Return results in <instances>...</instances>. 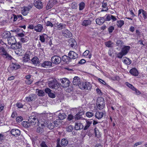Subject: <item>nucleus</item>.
Segmentation results:
<instances>
[{"label":"nucleus","mask_w":147,"mask_h":147,"mask_svg":"<svg viewBox=\"0 0 147 147\" xmlns=\"http://www.w3.org/2000/svg\"><path fill=\"white\" fill-rule=\"evenodd\" d=\"M7 41L8 44L11 45L16 43V40L14 36H10L7 38Z\"/></svg>","instance_id":"nucleus-17"},{"label":"nucleus","mask_w":147,"mask_h":147,"mask_svg":"<svg viewBox=\"0 0 147 147\" xmlns=\"http://www.w3.org/2000/svg\"><path fill=\"white\" fill-rule=\"evenodd\" d=\"M126 85L129 88H130L131 89L133 90L134 89L135 90V88L133 86H132L131 84H129V83H128V82H126Z\"/></svg>","instance_id":"nucleus-59"},{"label":"nucleus","mask_w":147,"mask_h":147,"mask_svg":"<svg viewBox=\"0 0 147 147\" xmlns=\"http://www.w3.org/2000/svg\"><path fill=\"white\" fill-rule=\"evenodd\" d=\"M61 80V83L62 84V86L63 88L67 87L69 86L70 82L67 79L63 78Z\"/></svg>","instance_id":"nucleus-7"},{"label":"nucleus","mask_w":147,"mask_h":147,"mask_svg":"<svg viewBox=\"0 0 147 147\" xmlns=\"http://www.w3.org/2000/svg\"><path fill=\"white\" fill-rule=\"evenodd\" d=\"M36 92H37V95L38 96H42L45 95V92L42 90L37 89Z\"/></svg>","instance_id":"nucleus-38"},{"label":"nucleus","mask_w":147,"mask_h":147,"mask_svg":"<svg viewBox=\"0 0 147 147\" xmlns=\"http://www.w3.org/2000/svg\"><path fill=\"white\" fill-rule=\"evenodd\" d=\"M124 24V21L122 20H120L117 21V25L118 27L121 28Z\"/></svg>","instance_id":"nucleus-41"},{"label":"nucleus","mask_w":147,"mask_h":147,"mask_svg":"<svg viewBox=\"0 0 147 147\" xmlns=\"http://www.w3.org/2000/svg\"><path fill=\"white\" fill-rule=\"evenodd\" d=\"M42 67L48 68L52 66V63L51 62L49 61H45L41 63Z\"/></svg>","instance_id":"nucleus-9"},{"label":"nucleus","mask_w":147,"mask_h":147,"mask_svg":"<svg viewBox=\"0 0 147 147\" xmlns=\"http://www.w3.org/2000/svg\"><path fill=\"white\" fill-rule=\"evenodd\" d=\"M68 55L71 59V61L72 59H75L78 57V54L73 51H70L68 54Z\"/></svg>","instance_id":"nucleus-8"},{"label":"nucleus","mask_w":147,"mask_h":147,"mask_svg":"<svg viewBox=\"0 0 147 147\" xmlns=\"http://www.w3.org/2000/svg\"><path fill=\"white\" fill-rule=\"evenodd\" d=\"M45 91L46 93L48 95L51 92V90L49 88H46L45 89Z\"/></svg>","instance_id":"nucleus-64"},{"label":"nucleus","mask_w":147,"mask_h":147,"mask_svg":"<svg viewBox=\"0 0 147 147\" xmlns=\"http://www.w3.org/2000/svg\"><path fill=\"white\" fill-rule=\"evenodd\" d=\"M62 34L63 36L66 38H69L71 37L72 34L67 29H65L62 31Z\"/></svg>","instance_id":"nucleus-6"},{"label":"nucleus","mask_w":147,"mask_h":147,"mask_svg":"<svg viewBox=\"0 0 147 147\" xmlns=\"http://www.w3.org/2000/svg\"><path fill=\"white\" fill-rule=\"evenodd\" d=\"M124 55H125L121 51L117 54V57L119 59H121L123 57Z\"/></svg>","instance_id":"nucleus-53"},{"label":"nucleus","mask_w":147,"mask_h":147,"mask_svg":"<svg viewBox=\"0 0 147 147\" xmlns=\"http://www.w3.org/2000/svg\"><path fill=\"white\" fill-rule=\"evenodd\" d=\"M80 83V78L77 76H75L73 78V83L74 85L79 86Z\"/></svg>","instance_id":"nucleus-21"},{"label":"nucleus","mask_w":147,"mask_h":147,"mask_svg":"<svg viewBox=\"0 0 147 147\" xmlns=\"http://www.w3.org/2000/svg\"><path fill=\"white\" fill-rule=\"evenodd\" d=\"M107 0H104L102 3V7L103 8H105V9H102L101 11H106L108 10V8L107 7Z\"/></svg>","instance_id":"nucleus-27"},{"label":"nucleus","mask_w":147,"mask_h":147,"mask_svg":"<svg viewBox=\"0 0 147 147\" xmlns=\"http://www.w3.org/2000/svg\"><path fill=\"white\" fill-rule=\"evenodd\" d=\"M29 38L27 36H25L24 38H21L20 39V40L23 43L26 42L28 41Z\"/></svg>","instance_id":"nucleus-50"},{"label":"nucleus","mask_w":147,"mask_h":147,"mask_svg":"<svg viewBox=\"0 0 147 147\" xmlns=\"http://www.w3.org/2000/svg\"><path fill=\"white\" fill-rule=\"evenodd\" d=\"M96 105L97 107L99 109H102L104 108L105 105L104 98L102 97L98 98L97 99Z\"/></svg>","instance_id":"nucleus-3"},{"label":"nucleus","mask_w":147,"mask_h":147,"mask_svg":"<svg viewBox=\"0 0 147 147\" xmlns=\"http://www.w3.org/2000/svg\"><path fill=\"white\" fill-rule=\"evenodd\" d=\"M85 4L83 2H81L79 5V8L80 10H82L85 7Z\"/></svg>","instance_id":"nucleus-46"},{"label":"nucleus","mask_w":147,"mask_h":147,"mask_svg":"<svg viewBox=\"0 0 147 147\" xmlns=\"http://www.w3.org/2000/svg\"><path fill=\"white\" fill-rule=\"evenodd\" d=\"M78 86L81 89L83 90L90 89V84L89 82H80Z\"/></svg>","instance_id":"nucleus-4"},{"label":"nucleus","mask_w":147,"mask_h":147,"mask_svg":"<svg viewBox=\"0 0 147 147\" xmlns=\"http://www.w3.org/2000/svg\"><path fill=\"white\" fill-rule=\"evenodd\" d=\"M111 15H106L105 17V21H110L111 20Z\"/></svg>","instance_id":"nucleus-52"},{"label":"nucleus","mask_w":147,"mask_h":147,"mask_svg":"<svg viewBox=\"0 0 147 147\" xmlns=\"http://www.w3.org/2000/svg\"><path fill=\"white\" fill-rule=\"evenodd\" d=\"M68 144L67 140L65 138H63L61 140V145L64 146H66Z\"/></svg>","instance_id":"nucleus-35"},{"label":"nucleus","mask_w":147,"mask_h":147,"mask_svg":"<svg viewBox=\"0 0 147 147\" xmlns=\"http://www.w3.org/2000/svg\"><path fill=\"white\" fill-rule=\"evenodd\" d=\"M23 58L24 62H27L30 60V55L26 53Z\"/></svg>","instance_id":"nucleus-33"},{"label":"nucleus","mask_w":147,"mask_h":147,"mask_svg":"<svg viewBox=\"0 0 147 147\" xmlns=\"http://www.w3.org/2000/svg\"><path fill=\"white\" fill-rule=\"evenodd\" d=\"M16 49H19L21 48L22 47L21 44L20 42H18V43H16Z\"/></svg>","instance_id":"nucleus-62"},{"label":"nucleus","mask_w":147,"mask_h":147,"mask_svg":"<svg viewBox=\"0 0 147 147\" xmlns=\"http://www.w3.org/2000/svg\"><path fill=\"white\" fill-rule=\"evenodd\" d=\"M55 126V125H54L53 123L51 122H48L47 123V127L50 129H53Z\"/></svg>","instance_id":"nucleus-43"},{"label":"nucleus","mask_w":147,"mask_h":147,"mask_svg":"<svg viewBox=\"0 0 147 147\" xmlns=\"http://www.w3.org/2000/svg\"><path fill=\"white\" fill-rule=\"evenodd\" d=\"M29 11L28 10V8L26 7H24L23 10H22V13L24 16H26L28 13H29Z\"/></svg>","instance_id":"nucleus-32"},{"label":"nucleus","mask_w":147,"mask_h":147,"mask_svg":"<svg viewBox=\"0 0 147 147\" xmlns=\"http://www.w3.org/2000/svg\"><path fill=\"white\" fill-rule=\"evenodd\" d=\"M116 44L117 46L121 47L124 44V42L120 40H118L116 41Z\"/></svg>","instance_id":"nucleus-44"},{"label":"nucleus","mask_w":147,"mask_h":147,"mask_svg":"<svg viewBox=\"0 0 147 147\" xmlns=\"http://www.w3.org/2000/svg\"><path fill=\"white\" fill-rule=\"evenodd\" d=\"M61 61V58L58 55H54L51 58V61L52 62L56 65L59 64Z\"/></svg>","instance_id":"nucleus-5"},{"label":"nucleus","mask_w":147,"mask_h":147,"mask_svg":"<svg viewBox=\"0 0 147 147\" xmlns=\"http://www.w3.org/2000/svg\"><path fill=\"white\" fill-rule=\"evenodd\" d=\"M28 120L32 125L38 126L39 124V121L37 117L31 116L29 117Z\"/></svg>","instance_id":"nucleus-2"},{"label":"nucleus","mask_w":147,"mask_h":147,"mask_svg":"<svg viewBox=\"0 0 147 147\" xmlns=\"http://www.w3.org/2000/svg\"><path fill=\"white\" fill-rule=\"evenodd\" d=\"M5 139V137L3 134H0V141L3 142Z\"/></svg>","instance_id":"nucleus-61"},{"label":"nucleus","mask_w":147,"mask_h":147,"mask_svg":"<svg viewBox=\"0 0 147 147\" xmlns=\"http://www.w3.org/2000/svg\"><path fill=\"white\" fill-rule=\"evenodd\" d=\"M35 95L34 94H31L29 96L26 97V100L28 102H30L33 101L34 100V96Z\"/></svg>","instance_id":"nucleus-30"},{"label":"nucleus","mask_w":147,"mask_h":147,"mask_svg":"<svg viewBox=\"0 0 147 147\" xmlns=\"http://www.w3.org/2000/svg\"><path fill=\"white\" fill-rule=\"evenodd\" d=\"M69 45L73 48L74 47V46H75L74 48L77 44L76 42L73 38H71L70 39H69Z\"/></svg>","instance_id":"nucleus-28"},{"label":"nucleus","mask_w":147,"mask_h":147,"mask_svg":"<svg viewBox=\"0 0 147 147\" xmlns=\"http://www.w3.org/2000/svg\"><path fill=\"white\" fill-rule=\"evenodd\" d=\"M2 56L4 58L9 60H11L13 58L12 57L8 54L7 52L3 54Z\"/></svg>","instance_id":"nucleus-34"},{"label":"nucleus","mask_w":147,"mask_h":147,"mask_svg":"<svg viewBox=\"0 0 147 147\" xmlns=\"http://www.w3.org/2000/svg\"><path fill=\"white\" fill-rule=\"evenodd\" d=\"M43 29L42 25L40 24H38L34 26V30L37 32H41Z\"/></svg>","instance_id":"nucleus-23"},{"label":"nucleus","mask_w":147,"mask_h":147,"mask_svg":"<svg viewBox=\"0 0 147 147\" xmlns=\"http://www.w3.org/2000/svg\"><path fill=\"white\" fill-rule=\"evenodd\" d=\"M92 123V120H90L89 121H86V125L85 126L84 129L86 130L88 129V127L90 126L91 125Z\"/></svg>","instance_id":"nucleus-31"},{"label":"nucleus","mask_w":147,"mask_h":147,"mask_svg":"<svg viewBox=\"0 0 147 147\" xmlns=\"http://www.w3.org/2000/svg\"><path fill=\"white\" fill-rule=\"evenodd\" d=\"M141 13H142L143 17L144 19L147 18V13L146 11L142 9H140L138 11V16H139Z\"/></svg>","instance_id":"nucleus-26"},{"label":"nucleus","mask_w":147,"mask_h":147,"mask_svg":"<svg viewBox=\"0 0 147 147\" xmlns=\"http://www.w3.org/2000/svg\"><path fill=\"white\" fill-rule=\"evenodd\" d=\"M84 112L82 109H80V110H79V111L78 112V113L79 114L80 116L81 117H82V115H84Z\"/></svg>","instance_id":"nucleus-58"},{"label":"nucleus","mask_w":147,"mask_h":147,"mask_svg":"<svg viewBox=\"0 0 147 147\" xmlns=\"http://www.w3.org/2000/svg\"><path fill=\"white\" fill-rule=\"evenodd\" d=\"M47 36L45 34H44L43 35L40 36V40L42 42H45V39L47 38Z\"/></svg>","instance_id":"nucleus-40"},{"label":"nucleus","mask_w":147,"mask_h":147,"mask_svg":"<svg viewBox=\"0 0 147 147\" xmlns=\"http://www.w3.org/2000/svg\"><path fill=\"white\" fill-rule=\"evenodd\" d=\"M113 42H112L111 41H108L105 42V45L107 47H112L113 46Z\"/></svg>","instance_id":"nucleus-45"},{"label":"nucleus","mask_w":147,"mask_h":147,"mask_svg":"<svg viewBox=\"0 0 147 147\" xmlns=\"http://www.w3.org/2000/svg\"><path fill=\"white\" fill-rule=\"evenodd\" d=\"M92 21L90 19L84 20L81 23V25L83 26L86 27L90 26L91 24Z\"/></svg>","instance_id":"nucleus-19"},{"label":"nucleus","mask_w":147,"mask_h":147,"mask_svg":"<svg viewBox=\"0 0 147 147\" xmlns=\"http://www.w3.org/2000/svg\"><path fill=\"white\" fill-rule=\"evenodd\" d=\"M78 113L74 116V119L75 120H78L83 119V117H81Z\"/></svg>","instance_id":"nucleus-49"},{"label":"nucleus","mask_w":147,"mask_h":147,"mask_svg":"<svg viewBox=\"0 0 147 147\" xmlns=\"http://www.w3.org/2000/svg\"><path fill=\"white\" fill-rule=\"evenodd\" d=\"M20 67V66L19 64L17 63H13L10 66V67L9 68H10L11 70L13 71L19 69Z\"/></svg>","instance_id":"nucleus-12"},{"label":"nucleus","mask_w":147,"mask_h":147,"mask_svg":"<svg viewBox=\"0 0 147 147\" xmlns=\"http://www.w3.org/2000/svg\"><path fill=\"white\" fill-rule=\"evenodd\" d=\"M125 59H124L123 61V63L127 65H129L131 64V61L130 59L128 58L125 57Z\"/></svg>","instance_id":"nucleus-37"},{"label":"nucleus","mask_w":147,"mask_h":147,"mask_svg":"<svg viewBox=\"0 0 147 147\" xmlns=\"http://www.w3.org/2000/svg\"><path fill=\"white\" fill-rule=\"evenodd\" d=\"M33 4L34 5L37 9H40L43 8V5L41 1H34Z\"/></svg>","instance_id":"nucleus-13"},{"label":"nucleus","mask_w":147,"mask_h":147,"mask_svg":"<svg viewBox=\"0 0 147 147\" xmlns=\"http://www.w3.org/2000/svg\"><path fill=\"white\" fill-rule=\"evenodd\" d=\"M130 47L129 46H123V47L122 48L121 51L125 55H126L129 52Z\"/></svg>","instance_id":"nucleus-16"},{"label":"nucleus","mask_w":147,"mask_h":147,"mask_svg":"<svg viewBox=\"0 0 147 147\" xmlns=\"http://www.w3.org/2000/svg\"><path fill=\"white\" fill-rule=\"evenodd\" d=\"M61 60L66 63H68L69 62L71 61V59L69 56L67 55H64L61 58Z\"/></svg>","instance_id":"nucleus-22"},{"label":"nucleus","mask_w":147,"mask_h":147,"mask_svg":"<svg viewBox=\"0 0 147 147\" xmlns=\"http://www.w3.org/2000/svg\"><path fill=\"white\" fill-rule=\"evenodd\" d=\"M74 118V116L71 114H69L68 115L67 118V120L69 121H71Z\"/></svg>","instance_id":"nucleus-56"},{"label":"nucleus","mask_w":147,"mask_h":147,"mask_svg":"<svg viewBox=\"0 0 147 147\" xmlns=\"http://www.w3.org/2000/svg\"><path fill=\"white\" fill-rule=\"evenodd\" d=\"M75 129L76 130H79L83 128V126L80 123L76 122Z\"/></svg>","instance_id":"nucleus-25"},{"label":"nucleus","mask_w":147,"mask_h":147,"mask_svg":"<svg viewBox=\"0 0 147 147\" xmlns=\"http://www.w3.org/2000/svg\"><path fill=\"white\" fill-rule=\"evenodd\" d=\"M105 16L103 17H100L97 18L96 20V23L99 25H101L105 21Z\"/></svg>","instance_id":"nucleus-15"},{"label":"nucleus","mask_w":147,"mask_h":147,"mask_svg":"<svg viewBox=\"0 0 147 147\" xmlns=\"http://www.w3.org/2000/svg\"><path fill=\"white\" fill-rule=\"evenodd\" d=\"M57 28L59 30H61L62 29L65 28V24H64L60 23L59 24H57Z\"/></svg>","instance_id":"nucleus-42"},{"label":"nucleus","mask_w":147,"mask_h":147,"mask_svg":"<svg viewBox=\"0 0 147 147\" xmlns=\"http://www.w3.org/2000/svg\"><path fill=\"white\" fill-rule=\"evenodd\" d=\"M23 120V117L21 116H18L16 118V121L18 122H20Z\"/></svg>","instance_id":"nucleus-57"},{"label":"nucleus","mask_w":147,"mask_h":147,"mask_svg":"<svg viewBox=\"0 0 147 147\" xmlns=\"http://www.w3.org/2000/svg\"><path fill=\"white\" fill-rule=\"evenodd\" d=\"M66 116V115L63 113H60L59 115L58 118L61 120L64 119L65 118Z\"/></svg>","instance_id":"nucleus-39"},{"label":"nucleus","mask_w":147,"mask_h":147,"mask_svg":"<svg viewBox=\"0 0 147 147\" xmlns=\"http://www.w3.org/2000/svg\"><path fill=\"white\" fill-rule=\"evenodd\" d=\"M11 36V33L9 31H5L2 34V37L4 38L7 39Z\"/></svg>","instance_id":"nucleus-29"},{"label":"nucleus","mask_w":147,"mask_h":147,"mask_svg":"<svg viewBox=\"0 0 147 147\" xmlns=\"http://www.w3.org/2000/svg\"><path fill=\"white\" fill-rule=\"evenodd\" d=\"M29 122V121H23L22 122V124L24 127L25 128H28L31 125Z\"/></svg>","instance_id":"nucleus-36"},{"label":"nucleus","mask_w":147,"mask_h":147,"mask_svg":"<svg viewBox=\"0 0 147 147\" xmlns=\"http://www.w3.org/2000/svg\"><path fill=\"white\" fill-rule=\"evenodd\" d=\"M7 52L5 50V49L3 47L0 48V53H1V56L3 54H4L5 53Z\"/></svg>","instance_id":"nucleus-51"},{"label":"nucleus","mask_w":147,"mask_h":147,"mask_svg":"<svg viewBox=\"0 0 147 147\" xmlns=\"http://www.w3.org/2000/svg\"><path fill=\"white\" fill-rule=\"evenodd\" d=\"M104 113H105V111H104L102 112H96L95 114V117L98 119H100L103 117Z\"/></svg>","instance_id":"nucleus-11"},{"label":"nucleus","mask_w":147,"mask_h":147,"mask_svg":"<svg viewBox=\"0 0 147 147\" xmlns=\"http://www.w3.org/2000/svg\"><path fill=\"white\" fill-rule=\"evenodd\" d=\"M129 72L131 74L135 76H138V71L135 68L131 69Z\"/></svg>","instance_id":"nucleus-24"},{"label":"nucleus","mask_w":147,"mask_h":147,"mask_svg":"<svg viewBox=\"0 0 147 147\" xmlns=\"http://www.w3.org/2000/svg\"><path fill=\"white\" fill-rule=\"evenodd\" d=\"M11 134L13 136L17 137L20 135V131L18 129H13L11 131Z\"/></svg>","instance_id":"nucleus-10"},{"label":"nucleus","mask_w":147,"mask_h":147,"mask_svg":"<svg viewBox=\"0 0 147 147\" xmlns=\"http://www.w3.org/2000/svg\"><path fill=\"white\" fill-rule=\"evenodd\" d=\"M108 31L109 33H112L114 30V27L113 26H111L108 28Z\"/></svg>","instance_id":"nucleus-55"},{"label":"nucleus","mask_w":147,"mask_h":147,"mask_svg":"<svg viewBox=\"0 0 147 147\" xmlns=\"http://www.w3.org/2000/svg\"><path fill=\"white\" fill-rule=\"evenodd\" d=\"M60 120L58 118L55 120L54 122V124L56 127H57L60 124Z\"/></svg>","instance_id":"nucleus-47"},{"label":"nucleus","mask_w":147,"mask_h":147,"mask_svg":"<svg viewBox=\"0 0 147 147\" xmlns=\"http://www.w3.org/2000/svg\"><path fill=\"white\" fill-rule=\"evenodd\" d=\"M73 127L72 125H70L67 128V131L69 132H71L73 129Z\"/></svg>","instance_id":"nucleus-63"},{"label":"nucleus","mask_w":147,"mask_h":147,"mask_svg":"<svg viewBox=\"0 0 147 147\" xmlns=\"http://www.w3.org/2000/svg\"><path fill=\"white\" fill-rule=\"evenodd\" d=\"M49 86L50 88L57 89L60 86L59 84L56 80H53L49 82Z\"/></svg>","instance_id":"nucleus-1"},{"label":"nucleus","mask_w":147,"mask_h":147,"mask_svg":"<svg viewBox=\"0 0 147 147\" xmlns=\"http://www.w3.org/2000/svg\"><path fill=\"white\" fill-rule=\"evenodd\" d=\"M32 63L35 66H37L39 64L40 61L39 59L36 57H34L31 60Z\"/></svg>","instance_id":"nucleus-18"},{"label":"nucleus","mask_w":147,"mask_h":147,"mask_svg":"<svg viewBox=\"0 0 147 147\" xmlns=\"http://www.w3.org/2000/svg\"><path fill=\"white\" fill-rule=\"evenodd\" d=\"M38 125V126L37 128L36 131L38 134H41L43 131L44 125L42 124L40 125L39 124Z\"/></svg>","instance_id":"nucleus-20"},{"label":"nucleus","mask_w":147,"mask_h":147,"mask_svg":"<svg viewBox=\"0 0 147 147\" xmlns=\"http://www.w3.org/2000/svg\"><path fill=\"white\" fill-rule=\"evenodd\" d=\"M56 3V1L54 0H50L46 6L47 9H48L52 8Z\"/></svg>","instance_id":"nucleus-14"},{"label":"nucleus","mask_w":147,"mask_h":147,"mask_svg":"<svg viewBox=\"0 0 147 147\" xmlns=\"http://www.w3.org/2000/svg\"><path fill=\"white\" fill-rule=\"evenodd\" d=\"M46 25L47 26H50L51 27H52L53 26V24L50 21H47L46 23Z\"/></svg>","instance_id":"nucleus-60"},{"label":"nucleus","mask_w":147,"mask_h":147,"mask_svg":"<svg viewBox=\"0 0 147 147\" xmlns=\"http://www.w3.org/2000/svg\"><path fill=\"white\" fill-rule=\"evenodd\" d=\"M70 6L73 9H76L78 7V5L76 2H73L71 4Z\"/></svg>","instance_id":"nucleus-48"},{"label":"nucleus","mask_w":147,"mask_h":147,"mask_svg":"<svg viewBox=\"0 0 147 147\" xmlns=\"http://www.w3.org/2000/svg\"><path fill=\"white\" fill-rule=\"evenodd\" d=\"M94 113L92 112H88L86 113V116L88 117H92L94 115Z\"/></svg>","instance_id":"nucleus-54"}]
</instances>
